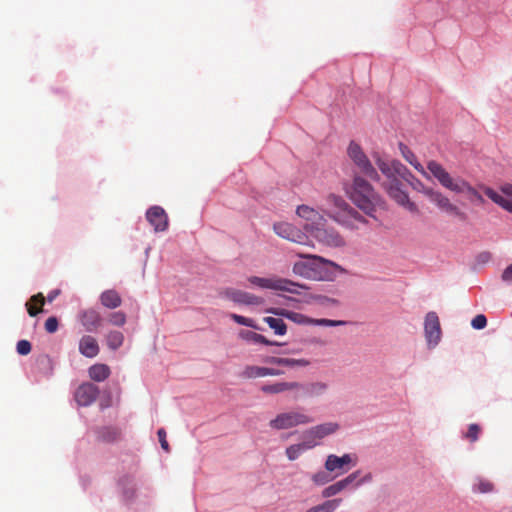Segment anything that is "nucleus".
Masks as SVG:
<instances>
[{
	"label": "nucleus",
	"mask_w": 512,
	"mask_h": 512,
	"mask_svg": "<svg viewBox=\"0 0 512 512\" xmlns=\"http://www.w3.org/2000/svg\"><path fill=\"white\" fill-rule=\"evenodd\" d=\"M220 294L237 304L261 305L264 302L259 296L234 288H226Z\"/></svg>",
	"instance_id": "obj_14"
},
{
	"label": "nucleus",
	"mask_w": 512,
	"mask_h": 512,
	"mask_svg": "<svg viewBox=\"0 0 512 512\" xmlns=\"http://www.w3.org/2000/svg\"><path fill=\"white\" fill-rule=\"evenodd\" d=\"M460 189L461 190H458L457 193H467V194L475 197L480 202L484 201L482 195L474 187H472L466 180L461 182Z\"/></svg>",
	"instance_id": "obj_42"
},
{
	"label": "nucleus",
	"mask_w": 512,
	"mask_h": 512,
	"mask_svg": "<svg viewBox=\"0 0 512 512\" xmlns=\"http://www.w3.org/2000/svg\"><path fill=\"white\" fill-rule=\"evenodd\" d=\"M100 349L97 340L90 335H84L79 341V352L87 357L94 358L98 355Z\"/></svg>",
	"instance_id": "obj_24"
},
{
	"label": "nucleus",
	"mask_w": 512,
	"mask_h": 512,
	"mask_svg": "<svg viewBox=\"0 0 512 512\" xmlns=\"http://www.w3.org/2000/svg\"><path fill=\"white\" fill-rule=\"evenodd\" d=\"M485 195L491 199L494 203L501 206L503 209L512 213V202L507 198L503 197L499 193H497L492 188L486 187L484 190Z\"/></svg>",
	"instance_id": "obj_32"
},
{
	"label": "nucleus",
	"mask_w": 512,
	"mask_h": 512,
	"mask_svg": "<svg viewBox=\"0 0 512 512\" xmlns=\"http://www.w3.org/2000/svg\"><path fill=\"white\" fill-rule=\"evenodd\" d=\"M248 282L251 285L263 288V289H272V290H280L286 291L290 293H297V288L300 287L299 284L292 282L287 279H278V278H263L258 276H250L248 278Z\"/></svg>",
	"instance_id": "obj_11"
},
{
	"label": "nucleus",
	"mask_w": 512,
	"mask_h": 512,
	"mask_svg": "<svg viewBox=\"0 0 512 512\" xmlns=\"http://www.w3.org/2000/svg\"><path fill=\"white\" fill-rule=\"evenodd\" d=\"M105 340L109 349L117 350L124 342V335L120 331L111 330L106 334Z\"/></svg>",
	"instance_id": "obj_34"
},
{
	"label": "nucleus",
	"mask_w": 512,
	"mask_h": 512,
	"mask_svg": "<svg viewBox=\"0 0 512 512\" xmlns=\"http://www.w3.org/2000/svg\"><path fill=\"white\" fill-rule=\"evenodd\" d=\"M157 435H158V438H159V442H160V445L162 447L163 450H165L166 452H169L170 451V447H169V444L166 440V432L163 428L159 429L158 432H157Z\"/></svg>",
	"instance_id": "obj_50"
},
{
	"label": "nucleus",
	"mask_w": 512,
	"mask_h": 512,
	"mask_svg": "<svg viewBox=\"0 0 512 512\" xmlns=\"http://www.w3.org/2000/svg\"><path fill=\"white\" fill-rule=\"evenodd\" d=\"M339 429V425L337 423L328 422L323 423L317 426H314L310 428L309 430L305 431L304 433V439L306 441L312 440V441H319L323 439L324 437L331 435L335 433Z\"/></svg>",
	"instance_id": "obj_22"
},
{
	"label": "nucleus",
	"mask_w": 512,
	"mask_h": 512,
	"mask_svg": "<svg viewBox=\"0 0 512 512\" xmlns=\"http://www.w3.org/2000/svg\"><path fill=\"white\" fill-rule=\"evenodd\" d=\"M310 235L319 243L328 247H342L345 245L344 238L337 230L327 224L326 219L324 220V224L314 226Z\"/></svg>",
	"instance_id": "obj_9"
},
{
	"label": "nucleus",
	"mask_w": 512,
	"mask_h": 512,
	"mask_svg": "<svg viewBox=\"0 0 512 512\" xmlns=\"http://www.w3.org/2000/svg\"><path fill=\"white\" fill-rule=\"evenodd\" d=\"M400 151L404 159L411 164L419 173H421L424 177L430 178L429 174L426 172L424 167L417 160L416 155L404 144H400Z\"/></svg>",
	"instance_id": "obj_29"
},
{
	"label": "nucleus",
	"mask_w": 512,
	"mask_h": 512,
	"mask_svg": "<svg viewBox=\"0 0 512 512\" xmlns=\"http://www.w3.org/2000/svg\"><path fill=\"white\" fill-rule=\"evenodd\" d=\"M99 299L101 304L108 309H115L122 303L121 296L113 289L102 292Z\"/></svg>",
	"instance_id": "obj_26"
},
{
	"label": "nucleus",
	"mask_w": 512,
	"mask_h": 512,
	"mask_svg": "<svg viewBox=\"0 0 512 512\" xmlns=\"http://www.w3.org/2000/svg\"><path fill=\"white\" fill-rule=\"evenodd\" d=\"M89 376L92 380L102 382L110 375V368L106 364H94L89 370Z\"/></svg>",
	"instance_id": "obj_31"
},
{
	"label": "nucleus",
	"mask_w": 512,
	"mask_h": 512,
	"mask_svg": "<svg viewBox=\"0 0 512 512\" xmlns=\"http://www.w3.org/2000/svg\"><path fill=\"white\" fill-rule=\"evenodd\" d=\"M312 324L318 325V326L336 327V326H343L346 324V322L342 321V320L313 319Z\"/></svg>",
	"instance_id": "obj_46"
},
{
	"label": "nucleus",
	"mask_w": 512,
	"mask_h": 512,
	"mask_svg": "<svg viewBox=\"0 0 512 512\" xmlns=\"http://www.w3.org/2000/svg\"><path fill=\"white\" fill-rule=\"evenodd\" d=\"M500 190L504 195L512 198V184L506 183L500 187Z\"/></svg>",
	"instance_id": "obj_53"
},
{
	"label": "nucleus",
	"mask_w": 512,
	"mask_h": 512,
	"mask_svg": "<svg viewBox=\"0 0 512 512\" xmlns=\"http://www.w3.org/2000/svg\"><path fill=\"white\" fill-rule=\"evenodd\" d=\"M17 352L20 355H28L31 352V343L27 340H20L16 346Z\"/></svg>",
	"instance_id": "obj_48"
},
{
	"label": "nucleus",
	"mask_w": 512,
	"mask_h": 512,
	"mask_svg": "<svg viewBox=\"0 0 512 512\" xmlns=\"http://www.w3.org/2000/svg\"><path fill=\"white\" fill-rule=\"evenodd\" d=\"M241 376L245 379H256L266 377V367L264 366H256V365H247Z\"/></svg>",
	"instance_id": "obj_36"
},
{
	"label": "nucleus",
	"mask_w": 512,
	"mask_h": 512,
	"mask_svg": "<svg viewBox=\"0 0 512 512\" xmlns=\"http://www.w3.org/2000/svg\"><path fill=\"white\" fill-rule=\"evenodd\" d=\"M347 153L358 169L372 180H379V174L359 144L350 142Z\"/></svg>",
	"instance_id": "obj_7"
},
{
	"label": "nucleus",
	"mask_w": 512,
	"mask_h": 512,
	"mask_svg": "<svg viewBox=\"0 0 512 512\" xmlns=\"http://www.w3.org/2000/svg\"><path fill=\"white\" fill-rule=\"evenodd\" d=\"M238 336L239 338L247 342H253L264 345H279L277 342L270 341L263 335L250 330H240Z\"/></svg>",
	"instance_id": "obj_30"
},
{
	"label": "nucleus",
	"mask_w": 512,
	"mask_h": 512,
	"mask_svg": "<svg viewBox=\"0 0 512 512\" xmlns=\"http://www.w3.org/2000/svg\"><path fill=\"white\" fill-rule=\"evenodd\" d=\"M360 471H355L351 474H349L347 477L325 487L322 492L321 496L323 498H331L339 493H341L343 490L348 488L350 485H352L356 479L359 477Z\"/></svg>",
	"instance_id": "obj_21"
},
{
	"label": "nucleus",
	"mask_w": 512,
	"mask_h": 512,
	"mask_svg": "<svg viewBox=\"0 0 512 512\" xmlns=\"http://www.w3.org/2000/svg\"><path fill=\"white\" fill-rule=\"evenodd\" d=\"M146 219L155 232H163L168 228V216L160 206H152L146 212Z\"/></svg>",
	"instance_id": "obj_18"
},
{
	"label": "nucleus",
	"mask_w": 512,
	"mask_h": 512,
	"mask_svg": "<svg viewBox=\"0 0 512 512\" xmlns=\"http://www.w3.org/2000/svg\"><path fill=\"white\" fill-rule=\"evenodd\" d=\"M121 431L117 427L106 426L102 427L97 432V439L105 443H113L120 439Z\"/></svg>",
	"instance_id": "obj_28"
},
{
	"label": "nucleus",
	"mask_w": 512,
	"mask_h": 512,
	"mask_svg": "<svg viewBox=\"0 0 512 512\" xmlns=\"http://www.w3.org/2000/svg\"><path fill=\"white\" fill-rule=\"evenodd\" d=\"M126 321V314L122 311L113 312L108 316V322L114 326L122 327L125 325Z\"/></svg>",
	"instance_id": "obj_41"
},
{
	"label": "nucleus",
	"mask_w": 512,
	"mask_h": 512,
	"mask_svg": "<svg viewBox=\"0 0 512 512\" xmlns=\"http://www.w3.org/2000/svg\"><path fill=\"white\" fill-rule=\"evenodd\" d=\"M58 329V319L54 316L52 317H49L46 321H45V330L48 332V333H54L56 332Z\"/></svg>",
	"instance_id": "obj_49"
},
{
	"label": "nucleus",
	"mask_w": 512,
	"mask_h": 512,
	"mask_svg": "<svg viewBox=\"0 0 512 512\" xmlns=\"http://www.w3.org/2000/svg\"><path fill=\"white\" fill-rule=\"evenodd\" d=\"M301 258L307 259V261H298L293 265V272L296 275L305 277V278H318V279H326L328 275L323 273V269L325 266H331L333 268H339V266L323 257L317 255H308V254H297Z\"/></svg>",
	"instance_id": "obj_5"
},
{
	"label": "nucleus",
	"mask_w": 512,
	"mask_h": 512,
	"mask_svg": "<svg viewBox=\"0 0 512 512\" xmlns=\"http://www.w3.org/2000/svg\"><path fill=\"white\" fill-rule=\"evenodd\" d=\"M99 395V388L93 383L80 385L75 392V400L81 406L91 405Z\"/></svg>",
	"instance_id": "obj_20"
},
{
	"label": "nucleus",
	"mask_w": 512,
	"mask_h": 512,
	"mask_svg": "<svg viewBox=\"0 0 512 512\" xmlns=\"http://www.w3.org/2000/svg\"><path fill=\"white\" fill-rule=\"evenodd\" d=\"M494 488L495 486L490 480L478 477L472 486V491L477 494H486L493 492Z\"/></svg>",
	"instance_id": "obj_37"
},
{
	"label": "nucleus",
	"mask_w": 512,
	"mask_h": 512,
	"mask_svg": "<svg viewBox=\"0 0 512 512\" xmlns=\"http://www.w3.org/2000/svg\"><path fill=\"white\" fill-rule=\"evenodd\" d=\"M350 199L367 216L374 219L376 218L374 212L383 205V201L370 183L360 176H356L353 180Z\"/></svg>",
	"instance_id": "obj_2"
},
{
	"label": "nucleus",
	"mask_w": 512,
	"mask_h": 512,
	"mask_svg": "<svg viewBox=\"0 0 512 512\" xmlns=\"http://www.w3.org/2000/svg\"><path fill=\"white\" fill-rule=\"evenodd\" d=\"M267 312L276 316L285 317L287 319L288 315L290 314V311L284 308H270L267 310Z\"/></svg>",
	"instance_id": "obj_51"
},
{
	"label": "nucleus",
	"mask_w": 512,
	"mask_h": 512,
	"mask_svg": "<svg viewBox=\"0 0 512 512\" xmlns=\"http://www.w3.org/2000/svg\"><path fill=\"white\" fill-rule=\"evenodd\" d=\"M229 316L237 324L244 325V326H247V327H251V328H254V329H258L259 328L256 325L255 321L253 319H251V318H247V317L235 314V313H231Z\"/></svg>",
	"instance_id": "obj_44"
},
{
	"label": "nucleus",
	"mask_w": 512,
	"mask_h": 512,
	"mask_svg": "<svg viewBox=\"0 0 512 512\" xmlns=\"http://www.w3.org/2000/svg\"><path fill=\"white\" fill-rule=\"evenodd\" d=\"M45 298L42 293H38L33 295L29 302L26 303L27 312L31 317L36 316L38 313L42 312V307L44 305Z\"/></svg>",
	"instance_id": "obj_33"
},
{
	"label": "nucleus",
	"mask_w": 512,
	"mask_h": 512,
	"mask_svg": "<svg viewBox=\"0 0 512 512\" xmlns=\"http://www.w3.org/2000/svg\"><path fill=\"white\" fill-rule=\"evenodd\" d=\"M297 381L293 382H286V381H279L275 383L270 384H264L261 386L260 390L265 394H280L285 391H291L293 392V395L296 393V388H299Z\"/></svg>",
	"instance_id": "obj_23"
},
{
	"label": "nucleus",
	"mask_w": 512,
	"mask_h": 512,
	"mask_svg": "<svg viewBox=\"0 0 512 512\" xmlns=\"http://www.w3.org/2000/svg\"><path fill=\"white\" fill-rule=\"evenodd\" d=\"M341 503V498L327 500L319 505L309 508L306 512H334Z\"/></svg>",
	"instance_id": "obj_35"
},
{
	"label": "nucleus",
	"mask_w": 512,
	"mask_h": 512,
	"mask_svg": "<svg viewBox=\"0 0 512 512\" xmlns=\"http://www.w3.org/2000/svg\"><path fill=\"white\" fill-rule=\"evenodd\" d=\"M273 230L279 237L283 239L297 244L313 247V244L309 240L307 234L293 224L287 222H278L273 225Z\"/></svg>",
	"instance_id": "obj_12"
},
{
	"label": "nucleus",
	"mask_w": 512,
	"mask_h": 512,
	"mask_svg": "<svg viewBox=\"0 0 512 512\" xmlns=\"http://www.w3.org/2000/svg\"><path fill=\"white\" fill-rule=\"evenodd\" d=\"M481 433V427L478 424H470L467 432L464 434V438L470 442H476L479 439Z\"/></svg>",
	"instance_id": "obj_43"
},
{
	"label": "nucleus",
	"mask_w": 512,
	"mask_h": 512,
	"mask_svg": "<svg viewBox=\"0 0 512 512\" xmlns=\"http://www.w3.org/2000/svg\"><path fill=\"white\" fill-rule=\"evenodd\" d=\"M299 388H296V393L293 395V399L297 400L302 397H317L324 394L328 388L324 382H311L301 383L298 382Z\"/></svg>",
	"instance_id": "obj_19"
},
{
	"label": "nucleus",
	"mask_w": 512,
	"mask_h": 512,
	"mask_svg": "<svg viewBox=\"0 0 512 512\" xmlns=\"http://www.w3.org/2000/svg\"><path fill=\"white\" fill-rule=\"evenodd\" d=\"M425 337L429 346H436L441 338L439 317L435 312H428L424 322Z\"/></svg>",
	"instance_id": "obj_13"
},
{
	"label": "nucleus",
	"mask_w": 512,
	"mask_h": 512,
	"mask_svg": "<svg viewBox=\"0 0 512 512\" xmlns=\"http://www.w3.org/2000/svg\"><path fill=\"white\" fill-rule=\"evenodd\" d=\"M317 445H318L317 441H312V440L306 441L304 439V441L302 443L289 446L286 449V456L291 461L296 460L303 451L311 449Z\"/></svg>",
	"instance_id": "obj_27"
},
{
	"label": "nucleus",
	"mask_w": 512,
	"mask_h": 512,
	"mask_svg": "<svg viewBox=\"0 0 512 512\" xmlns=\"http://www.w3.org/2000/svg\"><path fill=\"white\" fill-rule=\"evenodd\" d=\"M264 321L267 325L274 330L277 335H284L287 331V326L281 318L265 317Z\"/></svg>",
	"instance_id": "obj_39"
},
{
	"label": "nucleus",
	"mask_w": 512,
	"mask_h": 512,
	"mask_svg": "<svg viewBox=\"0 0 512 512\" xmlns=\"http://www.w3.org/2000/svg\"><path fill=\"white\" fill-rule=\"evenodd\" d=\"M282 374H283V372L281 370L266 367V376H279Z\"/></svg>",
	"instance_id": "obj_54"
},
{
	"label": "nucleus",
	"mask_w": 512,
	"mask_h": 512,
	"mask_svg": "<svg viewBox=\"0 0 512 512\" xmlns=\"http://www.w3.org/2000/svg\"><path fill=\"white\" fill-rule=\"evenodd\" d=\"M119 485L122 487L123 494L127 499H132L135 496V483L130 476H124L119 480Z\"/></svg>",
	"instance_id": "obj_38"
},
{
	"label": "nucleus",
	"mask_w": 512,
	"mask_h": 512,
	"mask_svg": "<svg viewBox=\"0 0 512 512\" xmlns=\"http://www.w3.org/2000/svg\"><path fill=\"white\" fill-rule=\"evenodd\" d=\"M327 202L334 207V210L328 213L329 217L340 225L349 229H359L360 225L367 224V220L341 196L330 194Z\"/></svg>",
	"instance_id": "obj_4"
},
{
	"label": "nucleus",
	"mask_w": 512,
	"mask_h": 512,
	"mask_svg": "<svg viewBox=\"0 0 512 512\" xmlns=\"http://www.w3.org/2000/svg\"><path fill=\"white\" fill-rule=\"evenodd\" d=\"M296 213L300 218L305 220L304 229L309 234L314 229V226L324 224V216L310 206L300 205L297 207Z\"/></svg>",
	"instance_id": "obj_15"
},
{
	"label": "nucleus",
	"mask_w": 512,
	"mask_h": 512,
	"mask_svg": "<svg viewBox=\"0 0 512 512\" xmlns=\"http://www.w3.org/2000/svg\"><path fill=\"white\" fill-rule=\"evenodd\" d=\"M78 320L87 332L97 331L102 325V317L94 308L81 310L78 314Z\"/></svg>",
	"instance_id": "obj_17"
},
{
	"label": "nucleus",
	"mask_w": 512,
	"mask_h": 512,
	"mask_svg": "<svg viewBox=\"0 0 512 512\" xmlns=\"http://www.w3.org/2000/svg\"><path fill=\"white\" fill-rule=\"evenodd\" d=\"M352 462L353 459L350 454H344L342 456L330 454L326 458L324 467L328 472H336L334 476L338 477L349 470L348 465Z\"/></svg>",
	"instance_id": "obj_16"
},
{
	"label": "nucleus",
	"mask_w": 512,
	"mask_h": 512,
	"mask_svg": "<svg viewBox=\"0 0 512 512\" xmlns=\"http://www.w3.org/2000/svg\"><path fill=\"white\" fill-rule=\"evenodd\" d=\"M501 278L504 282H512V264L503 271Z\"/></svg>",
	"instance_id": "obj_52"
},
{
	"label": "nucleus",
	"mask_w": 512,
	"mask_h": 512,
	"mask_svg": "<svg viewBox=\"0 0 512 512\" xmlns=\"http://www.w3.org/2000/svg\"><path fill=\"white\" fill-rule=\"evenodd\" d=\"M263 362L285 367H306L310 365V361L307 359H293L274 356L264 358Z\"/></svg>",
	"instance_id": "obj_25"
},
{
	"label": "nucleus",
	"mask_w": 512,
	"mask_h": 512,
	"mask_svg": "<svg viewBox=\"0 0 512 512\" xmlns=\"http://www.w3.org/2000/svg\"><path fill=\"white\" fill-rule=\"evenodd\" d=\"M486 325H487V319H486L485 315H483V314L476 315L471 321V326L477 330L485 328Z\"/></svg>",
	"instance_id": "obj_47"
},
{
	"label": "nucleus",
	"mask_w": 512,
	"mask_h": 512,
	"mask_svg": "<svg viewBox=\"0 0 512 512\" xmlns=\"http://www.w3.org/2000/svg\"><path fill=\"white\" fill-rule=\"evenodd\" d=\"M427 170L445 189L455 193H457L458 190H461V182H463L464 179L460 177H452L451 174L437 161L430 160L427 163Z\"/></svg>",
	"instance_id": "obj_8"
},
{
	"label": "nucleus",
	"mask_w": 512,
	"mask_h": 512,
	"mask_svg": "<svg viewBox=\"0 0 512 512\" xmlns=\"http://www.w3.org/2000/svg\"><path fill=\"white\" fill-rule=\"evenodd\" d=\"M375 163L386 177L384 188L388 195L399 205L403 206L411 213H418L417 205L409 199L408 194L402 189V180L408 181L411 177L410 171L398 160L384 159L378 154L374 155Z\"/></svg>",
	"instance_id": "obj_1"
},
{
	"label": "nucleus",
	"mask_w": 512,
	"mask_h": 512,
	"mask_svg": "<svg viewBox=\"0 0 512 512\" xmlns=\"http://www.w3.org/2000/svg\"><path fill=\"white\" fill-rule=\"evenodd\" d=\"M288 319L297 324H312L313 319L301 313L290 311Z\"/></svg>",
	"instance_id": "obj_45"
},
{
	"label": "nucleus",
	"mask_w": 512,
	"mask_h": 512,
	"mask_svg": "<svg viewBox=\"0 0 512 512\" xmlns=\"http://www.w3.org/2000/svg\"><path fill=\"white\" fill-rule=\"evenodd\" d=\"M372 480V475L370 473L366 474L361 480H359L355 486L358 487L360 485H362L363 483L365 482H369Z\"/></svg>",
	"instance_id": "obj_55"
},
{
	"label": "nucleus",
	"mask_w": 512,
	"mask_h": 512,
	"mask_svg": "<svg viewBox=\"0 0 512 512\" xmlns=\"http://www.w3.org/2000/svg\"><path fill=\"white\" fill-rule=\"evenodd\" d=\"M331 472L326 471H319L312 475L311 479L317 486L325 485L329 482H331L335 476L330 475Z\"/></svg>",
	"instance_id": "obj_40"
},
{
	"label": "nucleus",
	"mask_w": 512,
	"mask_h": 512,
	"mask_svg": "<svg viewBox=\"0 0 512 512\" xmlns=\"http://www.w3.org/2000/svg\"><path fill=\"white\" fill-rule=\"evenodd\" d=\"M327 202L334 207V210L328 213L329 217L340 225L349 229H359L360 225L367 224V220L341 196L330 194Z\"/></svg>",
	"instance_id": "obj_3"
},
{
	"label": "nucleus",
	"mask_w": 512,
	"mask_h": 512,
	"mask_svg": "<svg viewBox=\"0 0 512 512\" xmlns=\"http://www.w3.org/2000/svg\"><path fill=\"white\" fill-rule=\"evenodd\" d=\"M421 187L420 192L423 193L426 197L430 199L433 203H435L440 209L443 211L453 214L460 219H465L466 215L462 212L455 204L451 203L448 197H446L440 191L434 190L433 188L426 187L422 183L419 182Z\"/></svg>",
	"instance_id": "obj_10"
},
{
	"label": "nucleus",
	"mask_w": 512,
	"mask_h": 512,
	"mask_svg": "<svg viewBox=\"0 0 512 512\" xmlns=\"http://www.w3.org/2000/svg\"><path fill=\"white\" fill-rule=\"evenodd\" d=\"M312 421L313 419L307 414L292 410L276 415L275 418L270 420L269 426L275 430H285L299 425H307Z\"/></svg>",
	"instance_id": "obj_6"
},
{
	"label": "nucleus",
	"mask_w": 512,
	"mask_h": 512,
	"mask_svg": "<svg viewBox=\"0 0 512 512\" xmlns=\"http://www.w3.org/2000/svg\"><path fill=\"white\" fill-rule=\"evenodd\" d=\"M58 294H59V291H57V290L50 292L47 297L48 301L52 302L57 297Z\"/></svg>",
	"instance_id": "obj_56"
}]
</instances>
